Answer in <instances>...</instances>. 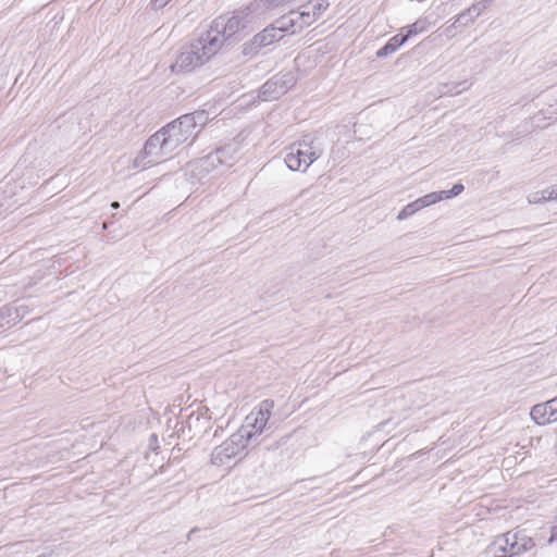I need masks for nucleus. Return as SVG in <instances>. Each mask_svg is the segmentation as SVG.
Masks as SVG:
<instances>
[{"label": "nucleus", "instance_id": "obj_1", "mask_svg": "<svg viewBox=\"0 0 557 557\" xmlns=\"http://www.w3.org/2000/svg\"><path fill=\"white\" fill-rule=\"evenodd\" d=\"M249 13L246 11L234 12L233 15H221L213 20L210 28L203 33L211 42L209 50H220L224 42H236L242 40L248 27Z\"/></svg>", "mask_w": 557, "mask_h": 557}, {"label": "nucleus", "instance_id": "obj_2", "mask_svg": "<svg viewBox=\"0 0 557 557\" xmlns=\"http://www.w3.org/2000/svg\"><path fill=\"white\" fill-rule=\"evenodd\" d=\"M211 42L202 34L197 40L184 46L171 65L173 73H188L203 65L218 50H209Z\"/></svg>", "mask_w": 557, "mask_h": 557}, {"label": "nucleus", "instance_id": "obj_3", "mask_svg": "<svg viewBox=\"0 0 557 557\" xmlns=\"http://www.w3.org/2000/svg\"><path fill=\"white\" fill-rule=\"evenodd\" d=\"M321 156V151L312 146V141L294 143L288 147L284 162L292 171L305 172Z\"/></svg>", "mask_w": 557, "mask_h": 557}, {"label": "nucleus", "instance_id": "obj_4", "mask_svg": "<svg viewBox=\"0 0 557 557\" xmlns=\"http://www.w3.org/2000/svg\"><path fill=\"white\" fill-rule=\"evenodd\" d=\"M252 442V434L246 430H239L237 434H233L222 445L215 447L211 454L213 465H226L232 458L236 457L242 450Z\"/></svg>", "mask_w": 557, "mask_h": 557}, {"label": "nucleus", "instance_id": "obj_5", "mask_svg": "<svg viewBox=\"0 0 557 557\" xmlns=\"http://www.w3.org/2000/svg\"><path fill=\"white\" fill-rule=\"evenodd\" d=\"M171 153V147L161 128L148 138L141 154L136 158V164H141L144 168L153 165L168 158Z\"/></svg>", "mask_w": 557, "mask_h": 557}, {"label": "nucleus", "instance_id": "obj_6", "mask_svg": "<svg viewBox=\"0 0 557 557\" xmlns=\"http://www.w3.org/2000/svg\"><path fill=\"white\" fill-rule=\"evenodd\" d=\"M297 82L293 72L280 73L268 79L259 90V98L263 101L276 100L285 95Z\"/></svg>", "mask_w": 557, "mask_h": 557}, {"label": "nucleus", "instance_id": "obj_7", "mask_svg": "<svg viewBox=\"0 0 557 557\" xmlns=\"http://www.w3.org/2000/svg\"><path fill=\"white\" fill-rule=\"evenodd\" d=\"M162 131L168 139V144L170 145L172 152L180 145L184 144L191 137H196L197 135L193 127L187 126V123H184L183 116L163 126Z\"/></svg>", "mask_w": 557, "mask_h": 557}, {"label": "nucleus", "instance_id": "obj_8", "mask_svg": "<svg viewBox=\"0 0 557 557\" xmlns=\"http://www.w3.org/2000/svg\"><path fill=\"white\" fill-rule=\"evenodd\" d=\"M282 39V35L274 28L273 24L256 34L252 39L243 45L242 53L249 59L258 54L261 48H264Z\"/></svg>", "mask_w": 557, "mask_h": 557}, {"label": "nucleus", "instance_id": "obj_9", "mask_svg": "<svg viewBox=\"0 0 557 557\" xmlns=\"http://www.w3.org/2000/svg\"><path fill=\"white\" fill-rule=\"evenodd\" d=\"M504 544L508 547V557L519 556L535 547L534 540L524 530H512L504 533Z\"/></svg>", "mask_w": 557, "mask_h": 557}, {"label": "nucleus", "instance_id": "obj_10", "mask_svg": "<svg viewBox=\"0 0 557 557\" xmlns=\"http://www.w3.org/2000/svg\"><path fill=\"white\" fill-rule=\"evenodd\" d=\"M530 416L540 425L557 421V396L532 407Z\"/></svg>", "mask_w": 557, "mask_h": 557}, {"label": "nucleus", "instance_id": "obj_11", "mask_svg": "<svg viewBox=\"0 0 557 557\" xmlns=\"http://www.w3.org/2000/svg\"><path fill=\"white\" fill-rule=\"evenodd\" d=\"M491 0H482L476 3H473L470 8L461 12L455 20V22L446 28V33H451V29L458 26L467 27L472 24L476 17H479L482 12L487 8Z\"/></svg>", "mask_w": 557, "mask_h": 557}, {"label": "nucleus", "instance_id": "obj_12", "mask_svg": "<svg viewBox=\"0 0 557 557\" xmlns=\"http://www.w3.org/2000/svg\"><path fill=\"white\" fill-rule=\"evenodd\" d=\"M24 306L4 305L0 308V329H10L25 317Z\"/></svg>", "mask_w": 557, "mask_h": 557}, {"label": "nucleus", "instance_id": "obj_13", "mask_svg": "<svg viewBox=\"0 0 557 557\" xmlns=\"http://www.w3.org/2000/svg\"><path fill=\"white\" fill-rule=\"evenodd\" d=\"M219 166H225V163L223 162L218 149L197 161V169L200 172L209 173L216 170Z\"/></svg>", "mask_w": 557, "mask_h": 557}, {"label": "nucleus", "instance_id": "obj_14", "mask_svg": "<svg viewBox=\"0 0 557 557\" xmlns=\"http://www.w3.org/2000/svg\"><path fill=\"white\" fill-rule=\"evenodd\" d=\"M225 166H232L240 158V147L238 143H230L218 148Z\"/></svg>", "mask_w": 557, "mask_h": 557}, {"label": "nucleus", "instance_id": "obj_15", "mask_svg": "<svg viewBox=\"0 0 557 557\" xmlns=\"http://www.w3.org/2000/svg\"><path fill=\"white\" fill-rule=\"evenodd\" d=\"M407 41L404 33L400 30L399 34L393 36L381 49L376 51L377 58H386L389 54L396 52Z\"/></svg>", "mask_w": 557, "mask_h": 557}, {"label": "nucleus", "instance_id": "obj_16", "mask_svg": "<svg viewBox=\"0 0 557 557\" xmlns=\"http://www.w3.org/2000/svg\"><path fill=\"white\" fill-rule=\"evenodd\" d=\"M430 22L426 18H418L411 25L401 28L404 36L408 40L409 38L417 36L423 32H426L430 27Z\"/></svg>", "mask_w": 557, "mask_h": 557}, {"label": "nucleus", "instance_id": "obj_17", "mask_svg": "<svg viewBox=\"0 0 557 557\" xmlns=\"http://www.w3.org/2000/svg\"><path fill=\"white\" fill-rule=\"evenodd\" d=\"M184 117V123H187V126L196 129L197 126H203L209 121V115L205 110L195 111L193 113L182 115Z\"/></svg>", "mask_w": 557, "mask_h": 557}, {"label": "nucleus", "instance_id": "obj_18", "mask_svg": "<svg viewBox=\"0 0 557 557\" xmlns=\"http://www.w3.org/2000/svg\"><path fill=\"white\" fill-rule=\"evenodd\" d=\"M268 420H269L268 416H265L262 412H258V416L253 418V422L249 423L248 425L243 426L240 430H246L248 432H251L252 441H255V437L262 433Z\"/></svg>", "mask_w": 557, "mask_h": 557}, {"label": "nucleus", "instance_id": "obj_19", "mask_svg": "<svg viewBox=\"0 0 557 557\" xmlns=\"http://www.w3.org/2000/svg\"><path fill=\"white\" fill-rule=\"evenodd\" d=\"M504 542H506L504 534L497 535L488 546V554L493 557H508V547Z\"/></svg>", "mask_w": 557, "mask_h": 557}, {"label": "nucleus", "instance_id": "obj_20", "mask_svg": "<svg viewBox=\"0 0 557 557\" xmlns=\"http://www.w3.org/2000/svg\"><path fill=\"white\" fill-rule=\"evenodd\" d=\"M297 17L299 20V27L304 29L307 26H310L312 23H314L318 18L307 9H305L304 5H301L297 11Z\"/></svg>", "mask_w": 557, "mask_h": 557}, {"label": "nucleus", "instance_id": "obj_21", "mask_svg": "<svg viewBox=\"0 0 557 557\" xmlns=\"http://www.w3.org/2000/svg\"><path fill=\"white\" fill-rule=\"evenodd\" d=\"M294 0H256L253 5L260 10H273L289 4Z\"/></svg>", "mask_w": 557, "mask_h": 557}, {"label": "nucleus", "instance_id": "obj_22", "mask_svg": "<svg viewBox=\"0 0 557 557\" xmlns=\"http://www.w3.org/2000/svg\"><path fill=\"white\" fill-rule=\"evenodd\" d=\"M305 9L309 10L315 18H319L322 13L329 8L326 0H313L304 4Z\"/></svg>", "mask_w": 557, "mask_h": 557}, {"label": "nucleus", "instance_id": "obj_23", "mask_svg": "<svg viewBox=\"0 0 557 557\" xmlns=\"http://www.w3.org/2000/svg\"><path fill=\"white\" fill-rule=\"evenodd\" d=\"M274 28L278 32V35H282L284 33L294 34V29L292 28L290 21L287 17V14L281 16L273 23Z\"/></svg>", "mask_w": 557, "mask_h": 557}, {"label": "nucleus", "instance_id": "obj_24", "mask_svg": "<svg viewBox=\"0 0 557 557\" xmlns=\"http://www.w3.org/2000/svg\"><path fill=\"white\" fill-rule=\"evenodd\" d=\"M421 209L443 200L441 191H433L417 199Z\"/></svg>", "mask_w": 557, "mask_h": 557}, {"label": "nucleus", "instance_id": "obj_25", "mask_svg": "<svg viewBox=\"0 0 557 557\" xmlns=\"http://www.w3.org/2000/svg\"><path fill=\"white\" fill-rule=\"evenodd\" d=\"M419 210H421L420 203L418 202V200H414V201L408 203L407 206H405L399 211V213L397 215V220H399V221L405 220V219L411 216L412 214H414L416 212H418Z\"/></svg>", "mask_w": 557, "mask_h": 557}, {"label": "nucleus", "instance_id": "obj_26", "mask_svg": "<svg viewBox=\"0 0 557 557\" xmlns=\"http://www.w3.org/2000/svg\"><path fill=\"white\" fill-rule=\"evenodd\" d=\"M463 189L465 186L461 183H457L449 190H441V193L443 199H450L461 194Z\"/></svg>", "mask_w": 557, "mask_h": 557}, {"label": "nucleus", "instance_id": "obj_27", "mask_svg": "<svg viewBox=\"0 0 557 557\" xmlns=\"http://www.w3.org/2000/svg\"><path fill=\"white\" fill-rule=\"evenodd\" d=\"M552 200V198H546V194L544 195V190L535 191L529 196V202L531 203H540L542 201Z\"/></svg>", "mask_w": 557, "mask_h": 557}, {"label": "nucleus", "instance_id": "obj_28", "mask_svg": "<svg viewBox=\"0 0 557 557\" xmlns=\"http://www.w3.org/2000/svg\"><path fill=\"white\" fill-rule=\"evenodd\" d=\"M297 15V12L292 10L287 13V17L290 21L292 28L294 29V34L301 32L302 29L299 27V20L295 17Z\"/></svg>", "mask_w": 557, "mask_h": 557}, {"label": "nucleus", "instance_id": "obj_29", "mask_svg": "<svg viewBox=\"0 0 557 557\" xmlns=\"http://www.w3.org/2000/svg\"><path fill=\"white\" fill-rule=\"evenodd\" d=\"M273 400H263L260 405V410L259 412H262L264 413L265 416H268V419L270 418V410L273 408Z\"/></svg>", "mask_w": 557, "mask_h": 557}, {"label": "nucleus", "instance_id": "obj_30", "mask_svg": "<svg viewBox=\"0 0 557 557\" xmlns=\"http://www.w3.org/2000/svg\"><path fill=\"white\" fill-rule=\"evenodd\" d=\"M546 194V198H552V200L557 199V185L550 186L544 189V195Z\"/></svg>", "mask_w": 557, "mask_h": 557}, {"label": "nucleus", "instance_id": "obj_31", "mask_svg": "<svg viewBox=\"0 0 557 557\" xmlns=\"http://www.w3.org/2000/svg\"><path fill=\"white\" fill-rule=\"evenodd\" d=\"M556 540H557V517L555 518L554 523L550 528V537H549L548 542L552 543Z\"/></svg>", "mask_w": 557, "mask_h": 557}, {"label": "nucleus", "instance_id": "obj_32", "mask_svg": "<svg viewBox=\"0 0 557 557\" xmlns=\"http://www.w3.org/2000/svg\"><path fill=\"white\" fill-rule=\"evenodd\" d=\"M169 1L170 0H152L151 4L153 9L159 10L164 8L169 3Z\"/></svg>", "mask_w": 557, "mask_h": 557}, {"label": "nucleus", "instance_id": "obj_33", "mask_svg": "<svg viewBox=\"0 0 557 557\" xmlns=\"http://www.w3.org/2000/svg\"><path fill=\"white\" fill-rule=\"evenodd\" d=\"M111 208H112V209H119V208H120V202H119V201H113V202L111 203Z\"/></svg>", "mask_w": 557, "mask_h": 557}, {"label": "nucleus", "instance_id": "obj_34", "mask_svg": "<svg viewBox=\"0 0 557 557\" xmlns=\"http://www.w3.org/2000/svg\"><path fill=\"white\" fill-rule=\"evenodd\" d=\"M195 531H196V529H193V530H190V531H189V533H188V535H187V536H188V539L190 537V535H191Z\"/></svg>", "mask_w": 557, "mask_h": 557}, {"label": "nucleus", "instance_id": "obj_35", "mask_svg": "<svg viewBox=\"0 0 557 557\" xmlns=\"http://www.w3.org/2000/svg\"><path fill=\"white\" fill-rule=\"evenodd\" d=\"M102 228H103V230H107V228H108V223H107V222H104V223L102 224Z\"/></svg>", "mask_w": 557, "mask_h": 557}]
</instances>
